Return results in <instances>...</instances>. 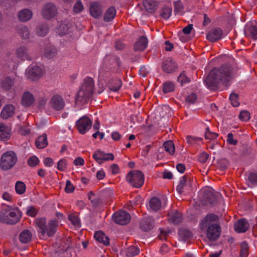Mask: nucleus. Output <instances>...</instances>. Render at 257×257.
<instances>
[{
  "label": "nucleus",
  "instance_id": "f257e3e1",
  "mask_svg": "<svg viewBox=\"0 0 257 257\" xmlns=\"http://www.w3.org/2000/svg\"><path fill=\"white\" fill-rule=\"evenodd\" d=\"M232 67L227 65L214 68L205 80L208 88L213 90H216L220 83L227 86L228 82L232 79Z\"/></svg>",
  "mask_w": 257,
  "mask_h": 257
},
{
  "label": "nucleus",
  "instance_id": "f03ea898",
  "mask_svg": "<svg viewBox=\"0 0 257 257\" xmlns=\"http://www.w3.org/2000/svg\"><path fill=\"white\" fill-rule=\"evenodd\" d=\"M22 217V212L18 208H4L0 211V222L8 224H15Z\"/></svg>",
  "mask_w": 257,
  "mask_h": 257
},
{
  "label": "nucleus",
  "instance_id": "7ed1b4c3",
  "mask_svg": "<svg viewBox=\"0 0 257 257\" xmlns=\"http://www.w3.org/2000/svg\"><path fill=\"white\" fill-rule=\"evenodd\" d=\"M94 86V82L92 78L87 77L85 79L81 88L77 93L76 102L85 103L92 96Z\"/></svg>",
  "mask_w": 257,
  "mask_h": 257
},
{
  "label": "nucleus",
  "instance_id": "20e7f679",
  "mask_svg": "<svg viewBox=\"0 0 257 257\" xmlns=\"http://www.w3.org/2000/svg\"><path fill=\"white\" fill-rule=\"evenodd\" d=\"M36 223L38 227L41 229V233L42 235L45 233L50 237L52 236L56 232V229L58 226V221L56 219L50 220L48 225H46V221L45 218H37Z\"/></svg>",
  "mask_w": 257,
  "mask_h": 257
},
{
  "label": "nucleus",
  "instance_id": "39448f33",
  "mask_svg": "<svg viewBox=\"0 0 257 257\" xmlns=\"http://www.w3.org/2000/svg\"><path fill=\"white\" fill-rule=\"evenodd\" d=\"M17 158L13 151H7L2 156L0 167L3 170H8L16 164Z\"/></svg>",
  "mask_w": 257,
  "mask_h": 257
},
{
  "label": "nucleus",
  "instance_id": "423d86ee",
  "mask_svg": "<svg viewBox=\"0 0 257 257\" xmlns=\"http://www.w3.org/2000/svg\"><path fill=\"white\" fill-rule=\"evenodd\" d=\"M126 179L133 187L140 188L144 183V174L140 170H132L127 174Z\"/></svg>",
  "mask_w": 257,
  "mask_h": 257
},
{
  "label": "nucleus",
  "instance_id": "0eeeda50",
  "mask_svg": "<svg viewBox=\"0 0 257 257\" xmlns=\"http://www.w3.org/2000/svg\"><path fill=\"white\" fill-rule=\"evenodd\" d=\"M57 14V9L53 3L45 4L41 11V15L46 20H50L54 18Z\"/></svg>",
  "mask_w": 257,
  "mask_h": 257
},
{
  "label": "nucleus",
  "instance_id": "6e6552de",
  "mask_svg": "<svg viewBox=\"0 0 257 257\" xmlns=\"http://www.w3.org/2000/svg\"><path fill=\"white\" fill-rule=\"evenodd\" d=\"M130 214L125 211H120L114 213L112 219L117 224L124 225L128 224L131 220Z\"/></svg>",
  "mask_w": 257,
  "mask_h": 257
},
{
  "label": "nucleus",
  "instance_id": "1a4fd4ad",
  "mask_svg": "<svg viewBox=\"0 0 257 257\" xmlns=\"http://www.w3.org/2000/svg\"><path fill=\"white\" fill-rule=\"evenodd\" d=\"M91 119L86 116L81 117L76 122V126L81 134H84L87 130L91 128Z\"/></svg>",
  "mask_w": 257,
  "mask_h": 257
},
{
  "label": "nucleus",
  "instance_id": "9d476101",
  "mask_svg": "<svg viewBox=\"0 0 257 257\" xmlns=\"http://www.w3.org/2000/svg\"><path fill=\"white\" fill-rule=\"evenodd\" d=\"M206 236L210 241L217 240L220 235L221 228L219 225L214 223L207 226Z\"/></svg>",
  "mask_w": 257,
  "mask_h": 257
},
{
  "label": "nucleus",
  "instance_id": "9b49d317",
  "mask_svg": "<svg viewBox=\"0 0 257 257\" xmlns=\"http://www.w3.org/2000/svg\"><path fill=\"white\" fill-rule=\"evenodd\" d=\"M51 107L56 110H62L65 106V102L62 97L59 95H54L50 101Z\"/></svg>",
  "mask_w": 257,
  "mask_h": 257
},
{
  "label": "nucleus",
  "instance_id": "f8f14e48",
  "mask_svg": "<svg viewBox=\"0 0 257 257\" xmlns=\"http://www.w3.org/2000/svg\"><path fill=\"white\" fill-rule=\"evenodd\" d=\"M89 11L91 15L95 19L99 18L102 14L101 5L96 2H93L90 4Z\"/></svg>",
  "mask_w": 257,
  "mask_h": 257
},
{
  "label": "nucleus",
  "instance_id": "ddd939ff",
  "mask_svg": "<svg viewBox=\"0 0 257 257\" xmlns=\"http://www.w3.org/2000/svg\"><path fill=\"white\" fill-rule=\"evenodd\" d=\"M249 228V223L245 218L239 219L234 224V230L238 233L245 232Z\"/></svg>",
  "mask_w": 257,
  "mask_h": 257
},
{
  "label": "nucleus",
  "instance_id": "4468645a",
  "mask_svg": "<svg viewBox=\"0 0 257 257\" xmlns=\"http://www.w3.org/2000/svg\"><path fill=\"white\" fill-rule=\"evenodd\" d=\"M202 205H207V202L210 204L214 205L217 202V197L210 191H206L204 192L203 196Z\"/></svg>",
  "mask_w": 257,
  "mask_h": 257
},
{
  "label": "nucleus",
  "instance_id": "2eb2a0df",
  "mask_svg": "<svg viewBox=\"0 0 257 257\" xmlns=\"http://www.w3.org/2000/svg\"><path fill=\"white\" fill-rule=\"evenodd\" d=\"M218 220V217L214 214H209L207 215L200 223V227L202 229L207 227L212 223Z\"/></svg>",
  "mask_w": 257,
  "mask_h": 257
},
{
  "label": "nucleus",
  "instance_id": "dca6fc26",
  "mask_svg": "<svg viewBox=\"0 0 257 257\" xmlns=\"http://www.w3.org/2000/svg\"><path fill=\"white\" fill-rule=\"evenodd\" d=\"M222 35L221 29L217 28L210 31L207 35V39L209 41L214 42L219 40Z\"/></svg>",
  "mask_w": 257,
  "mask_h": 257
},
{
  "label": "nucleus",
  "instance_id": "f3484780",
  "mask_svg": "<svg viewBox=\"0 0 257 257\" xmlns=\"http://www.w3.org/2000/svg\"><path fill=\"white\" fill-rule=\"evenodd\" d=\"M154 220L150 217L144 218L140 222V226L144 231H149L154 227Z\"/></svg>",
  "mask_w": 257,
  "mask_h": 257
},
{
  "label": "nucleus",
  "instance_id": "a211bd4d",
  "mask_svg": "<svg viewBox=\"0 0 257 257\" xmlns=\"http://www.w3.org/2000/svg\"><path fill=\"white\" fill-rule=\"evenodd\" d=\"M148 46V39L144 36L139 37V40L134 44V50L135 51H143Z\"/></svg>",
  "mask_w": 257,
  "mask_h": 257
},
{
  "label": "nucleus",
  "instance_id": "6ab92c4d",
  "mask_svg": "<svg viewBox=\"0 0 257 257\" xmlns=\"http://www.w3.org/2000/svg\"><path fill=\"white\" fill-rule=\"evenodd\" d=\"M34 95L30 92L24 93L22 98V104L25 107H29L35 102Z\"/></svg>",
  "mask_w": 257,
  "mask_h": 257
},
{
  "label": "nucleus",
  "instance_id": "aec40b11",
  "mask_svg": "<svg viewBox=\"0 0 257 257\" xmlns=\"http://www.w3.org/2000/svg\"><path fill=\"white\" fill-rule=\"evenodd\" d=\"M93 158L96 161H98L99 160H113L114 157L112 153L105 154L103 152L99 150L93 154Z\"/></svg>",
  "mask_w": 257,
  "mask_h": 257
},
{
  "label": "nucleus",
  "instance_id": "412c9836",
  "mask_svg": "<svg viewBox=\"0 0 257 257\" xmlns=\"http://www.w3.org/2000/svg\"><path fill=\"white\" fill-rule=\"evenodd\" d=\"M245 36L250 37L253 40L257 39V27L251 24L247 25L244 30Z\"/></svg>",
  "mask_w": 257,
  "mask_h": 257
},
{
  "label": "nucleus",
  "instance_id": "4be33fe9",
  "mask_svg": "<svg viewBox=\"0 0 257 257\" xmlns=\"http://www.w3.org/2000/svg\"><path fill=\"white\" fill-rule=\"evenodd\" d=\"M42 74L41 69L38 66H35L32 68L29 71V79L32 81L39 79Z\"/></svg>",
  "mask_w": 257,
  "mask_h": 257
},
{
  "label": "nucleus",
  "instance_id": "5701e85b",
  "mask_svg": "<svg viewBox=\"0 0 257 257\" xmlns=\"http://www.w3.org/2000/svg\"><path fill=\"white\" fill-rule=\"evenodd\" d=\"M32 12L28 9H25L20 11L18 15V19L22 22H26L31 19Z\"/></svg>",
  "mask_w": 257,
  "mask_h": 257
},
{
  "label": "nucleus",
  "instance_id": "b1692460",
  "mask_svg": "<svg viewBox=\"0 0 257 257\" xmlns=\"http://www.w3.org/2000/svg\"><path fill=\"white\" fill-rule=\"evenodd\" d=\"M94 237L99 242L103 243L105 245H109V238L102 231H97L94 235Z\"/></svg>",
  "mask_w": 257,
  "mask_h": 257
},
{
  "label": "nucleus",
  "instance_id": "393cba45",
  "mask_svg": "<svg viewBox=\"0 0 257 257\" xmlns=\"http://www.w3.org/2000/svg\"><path fill=\"white\" fill-rule=\"evenodd\" d=\"M14 110L15 107L12 105L5 106L1 112V117L4 119L12 117L14 114Z\"/></svg>",
  "mask_w": 257,
  "mask_h": 257
},
{
  "label": "nucleus",
  "instance_id": "a878e982",
  "mask_svg": "<svg viewBox=\"0 0 257 257\" xmlns=\"http://www.w3.org/2000/svg\"><path fill=\"white\" fill-rule=\"evenodd\" d=\"M72 27L71 24L66 23H61L57 28V33L60 35L67 34L72 31Z\"/></svg>",
  "mask_w": 257,
  "mask_h": 257
},
{
  "label": "nucleus",
  "instance_id": "bb28decb",
  "mask_svg": "<svg viewBox=\"0 0 257 257\" xmlns=\"http://www.w3.org/2000/svg\"><path fill=\"white\" fill-rule=\"evenodd\" d=\"M143 6L146 11L150 13H154L157 7L156 2L153 0H144Z\"/></svg>",
  "mask_w": 257,
  "mask_h": 257
},
{
  "label": "nucleus",
  "instance_id": "cd10ccee",
  "mask_svg": "<svg viewBox=\"0 0 257 257\" xmlns=\"http://www.w3.org/2000/svg\"><path fill=\"white\" fill-rule=\"evenodd\" d=\"M162 68L165 72L170 73L177 68V65L172 60H166L162 64Z\"/></svg>",
  "mask_w": 257,
  "mask_h": 257
},
{
  "label": "nucleus",
  "instance_id": "c85d7f7f",
  "mask_svg": "<svg viewBox=\"0 0 257 257\" xmlns=\"http://www.w3.org/2000/svg\"><path fill=\"white\" fill-rule=\"evenodd\" d=\"M17 55L22 60H31V57L28 52V49L25 47H21L18 48L17 50Z\"/></svg>",
  "mask_w": 257,
  "mask_h": 257
},
{
  "label": "nucleus",
  "instance_id": "c756f323",
  "mask_svg": "<svg viewBox=\"0 0 257 257\" xmlns=\"http://www.w3.org/2000/svg\"><path fill=\"white\" fill-rule=\"evenodd\" d=\"M121 85V81L118 79H111L108 83L109 90L114 92L117 91L120 89Z\"/></svg>",
  "mask_w": 257,
  "mask_h": 257
},
{
  "label": "nucleus",
  "instance_id": "7c9ffc66",
  "mask_svg": "<svg viewBox=\"0 0 257 257\" xmlns=\"http://www.w3.org/2000/svg\"><path fill=\"white\" fill-rule=\"evenodd\" d=\"M149 206L153 210L157 211L161 208V201L158 197H153L149 201Z\"/></svg>",
  "mask_w": 257,
  "mask_h": 257
},
{
  "label": "nucleus",
  "instance_id": "2f4dec72",
  "mask_svg": "<svg viewBox=\"0 0 257 257\" xmlns=\"http://www.w3.org/2000/svg\"><path fill=\"white\" fill-rule=\"evenodd\" d=\"M32 238V233L28 229H25L19 235L20 241L23 243H27L30 241Z\"/></svg>",
  "mask_w": 257,
  "mask_h": 257
},
{
  "label": "nucleus",
  "instance_id": "473e14b6",
  "mask_svg": "<svg viewBox=\"0 0 257 257\" xmlns=\"http://www.w3.org/2000/svg\"><path fill=\"white\" fill-rule=\"evenodd\" d=\"M35 144L39 149H43L45 148L48 145L47 135L43 134L42 136H39L36 140Z\"/></svg>",
  "mask_w": 257,
  "mask_h": 257
},
{
  "label": "nucleus",
  "instance_id": "72a5a7b5",
  "mask_svg": "<svg viewBox=\"0 0 257 257\" xmlns=\"http://www.w3.org/2000/svg\"><path fill=\"white\" fill-rule=\"evenodd\" d=\"M10 130L4 124H0V140L5 141L10 138Z\"/></svg>",
  "mask_w": 257,
  "mask_h": 257
},
{
  "label": "nucleus",
  "instance_id": "f704fd0d",
  "mask_svg": "<svg viewBox=\"0 0 257 257\" xmlns=\"http://www.w3.org/2000/svg\"><path fill=\"white\" fill-rule=\"evenodd\" d=\"M116 15V10L114 7L109 8L105 13L103 20L106 22L112 21Z\"/></svg>",
  "mask_w": 257,
  "mask_h": 257
},
{
  "label": "nucleus",
  "instance_id": "c9c22d12",
  "mask_svg": "<svg viewBox=\"0 0 257 257\" xmlns=\"http://www.w3.org/2000/svg\"><path fill=\"white\" fill-rule=\"evenodd\" d=\"M17 33L23 39H27L30 37V32L27 27L24 26H19L16 29Z\"/></svg>",
  "mask_w": 257,
  "mask_h": 257
},
{
  "label": "nucleus",
  "instance_id": "e433bc0d",
  "mask_svg": "<svg viewBox=\"0 0 257 257\" xmlns=\"http://www.w3.org/2000/svg\"><path fill=\"white\" fill-rule=\"evenodd\" d=\"M37 34L41 37H44L48 33V26L47 24H40L36 28Z\"/></svg>",
  "mask_w": 257,
  "mask_h": 257
},
{
  "label": "nucleus",
  "instance_id": "4c0bfd02",
  "mask_svg": "<svg viewBox=\"0 0 257 257\" xmlns=\"http://www.w3.org/2000/svg\"><path fill=\"white\" fill-rule=\"evenodd\" d=\"M182 213L175 211V212H173L171 218L169 219V220L174 224H178L182 222Z\"/></svg>",
  "mask_w": 257,
  "mask_h": 257
},
{
  "label": "nucleus",
  "instance_id": "58836bf2",
  "mask_svg": "<svg viewBox=\"0 0 257 257\" xmlns=\"http://www.w3.org/2000/svg\"><path fill=\"white\" fill-rule=\"evenodd\" d=\"M187 176L185 175L181 178L179 181V184L177 187V191L180 195L184 192V188L187 186Z\"/></svg>",
  "mask_w": 257,
  "mask_h": 257
},
{
  "label": "nucleus",
  "instance_id": "ea45409f",
  "mask_svg": "<svg viewBox=\"0 0 257 257\" xmlns=\"http://www.w3.org/2000/svg\"><path fill=\"white\" fill-rule=\"evenodd\" d=\"M139 252V248L135 246H131L125 250V255L127 257H133L138 254Z\"/></svg>",
  "mask_w": 257,
  "mask_h": 257
},
{
  "label": "nucleus",
  "instance_id": "a19ab883",
  "mask_svg": "<svg viewBox=\"0 0 257 257\" xmlns=\"http://www.w3.org/2000/svg\"><path fill=\"white\" fill-rule=\"evenodd\" d=\"M164 146L165 150L169 152L171 155H173L175 153V146L173 142L171 140L167 141L164 142Z\"/></svg>",
  "mask_w": 257,
  "mask_h": 257
},
{
  "label": "nucleus",
  "instance_id": "79ce46f5",
  "mask_svg": "<svg viewBox=\"0 0 257 257\" xmlns=\"http://www.w3.org/2000/svg\"><path fill=\"white\" fill-rule=\"evenodd\" d=\"M14 84V80L8 77L2 82V87L5 90H9L12 88Z\"/></svg>",
  "mask_w": 257,
  "mask_h": 257
},
{
  "label": "nucleus",
  "instance_id": "37998d69",
  "mask_svg": "<svg viewBox=\"0 0 257 257\" xmlns=\"http://www.w3.org/2000/svg\"><path fill=\"white\" fill-rule=\"evenodd\" d=\"M179 234L180 237L185 241L191 238L192 236V233L186 229H180L179 230Z\"/></svg>",
  "mask_w": 257,
  "mask_h": 257
},
{
  "label": "nucleus",
  "instance_id": "c03bdc74",
  "mask_svg": "<svg viewBox=\"0 0 257 257\" xmlns=\"http://www.w3.org/2000/svg\"><path fill=\"white\" fill-rule=\"evenodd\" d=\"M15 190L16 192L20 195L23 194L26 191V185L22 181H17L15 185Z\"/></svg>",
  "mask_w": 257,
  "mask_h": 257
},
{
  "label": "nucleus",
  "instance_id": "a18cd8bd",
  "mask_svg": "<svg viewBox=\"0 0 257 257\" xmlns=\"http://www.w3.org/2000/svg\"><path fill=\"white\" fill-rule=\"evenodd\" d=\"M175 88V85L171 81H167L164 83L163 87V91L164 93L173 91Z\"/></svg>",
  "mask_w": 257,
  "mask_h": 257
},
{
  "label": "nucleus",
  "instance_id": "49530a36",
  "mask_svg": "<svg viewBox=\"0 0 257 257\" xmlns=\"http://www.w3.org/2000/svg\"><path fill=\"white\" fill-rule=\"evenodd\" d=\"M57 49L54 47H48L46 49L44 55L46 58H51L57 54Z\"/></svg>",
  "mask_w": 257,
  "mask_h": 257
},
{
  "label": "nucleus",
  "instance_id": "de8ad7c7",
  "mask_svg": "<svg viewBox=\"0 0 257 257\" xmlns=\"http://www.w3.org/2000/svg\"><path fill=\"white\" fill-rule=\"evenodd\" d=\"M248 245L246 242L244 241L241 244L240 257H246L248 255Z\"/></svg>",
  "mask_w": 257,
  "mask_h": 257
},
{
  "label": "nucleus",
  "instance_id": "09e8293b",
  "mask_svg": "<svg viewBox=\"0 0 257 257\" xmlns=\"http://www.w3.org/2000/svg\"><path fill=\"white\" fill-rule=\"evenodd\" d=\"M172 13V9L169 7H166L162 9L160 16L165 19H168L171 14Z\"/></svg>",
  "mask_w": 257,
  "mask_h": 257
},
{
  "label": "nucleus",
  "instance_id": "8fccbe9b",
  "mask_svg": "<svg viewBox=\"0 0 257 257\" xmlns=\"http://www.w3.org/2000/svg\"><path fill=\"white\" fill-rule=\"evenodd\" d=\"M178 81L180 82L181 85H183L184 84L189 83L190 82V79L186 76L185 72L183 71L178 76Z\"/></svg>",
  "mask_w": 257,
  "mask_h": 257
},
{
  "label": "nucleus",
  "instance_id": "3c124183",
  "mask_svg": "<svg viewBox=\"0 0 257 257\" xmlns=\"http://www.w3.org/2000/svg\"><path fill=\"white\" fill-rule=\"evenodd\" d=\"M238 95L235 93H232L230 95V100L231 102V104L234 107H237L239 105L238 101Z\"/></svg>",
  "mask_w": 257,
  "mask_h": 257
},
{
  "label": "nucleus",
  "instance_id": "603ef678",
  "mask_svg": "<svg viewBox=\"0 0 257 257\" xmlns=\"http://www.w3.org/2000/svg\"><path fill=\"white\" fill-rule=\"evenodd\" d=\"M239 118L242 121H247L250 118V113L248 111L243 110H242L239 115Z\"/></svg>",
  "mask_w": 257,
  "mask_h": 257
},
{
  "label": "nucleus",
  "instance_id": "864d4df0",
  "mask_svg": "<svg viewBox=\"0 0 257 257\" xmlns=\"http://www.w3.org/2000/svg\"><path fill=\"white\" fill-rule=\"evenodd\" d=\"M83 10V6L80 0L77 1L73 6V11L75 13H79Z\"/></svg>",
  "mask_w": 257,
  "mask_h": 257
},
{
  "label": "nucleus",
  "instance_id": "5fc2aeb1",
  "mask_svg": "<svg viewBox=\"0 0 257 257\" xmlns=\"http://www.w3.org/2000/svg\"><path fill=\"white\" fill-rule=\"evenodd\" d=\"M174 13L175 14H178L182 11L183 10V6L181 2L179 1L175 2L174 3Z\"/></svg>",
  "mask_w": 257,
  "mask_h": 257
},
{
  "label": "nucleus",
  "instance_id": "6e6d98bb",
  "mask_svg": "<svg viewBox=\"0 0 257 257\" xmlns=\"http://www.w3.org/2000/svg\"><path fill=\"white\" fill-rule=\"evenodd\" d=\"M197 99V95L194 93H192L186 97V101L189 104L195 103Z\"/></svg>",
  "mask_w": 257,
  "mask_h": 257
},
{
  "label": "nucleus",
  "instance_id": "4d7b16f0",
  "mask_svg": "<svg viewBox=\"0 0 257 257\" xmlns=\"http://www.w3.org/2000/svg\"><path fill=\"white\" fill-rule=\"evenodd\" d=\"M39 163L38 158L35 156H32L28 160V164L31 167H35Z\"/></svg>",
  "mask_w": 257,
  "mask_h": 257
},
{
  "label": "nucleus",
  "instance_id": "13d9d810",
  "mask_svg": "<svg viewBox=\"0 0 257 257\" xmlns=\"http://www.w3.org/2000/svg\"><path fill=\"white\" fill-rule=\"evenodd\" d=\"M229 164L228 161L226 159H221L218 162V165L220 169L222 170H225Z\"/></svg>",
  "mask_w": 257,
  "mask_h": 257
},
{
  "label": "nucleus",
  "instance_id": "bf43d9fd",
  "mask_svg": "<svg viewBox=\"0 0 257 257\" xmlns=\"http://www.w3.org/2000/svg\"><path fill=\"white\" fill-rule=\"evenodd\" d=\"M68 218L73 225L80 226V219L77 216L70 215L68 217Z\"/></svg>",
  "mask_w": 257,
  "mask_h": 257
},
{
  "label": "nucleus",
  "instance_id": "052dcab7",
  "mask_svg": "<svg viewBox=\"0 0 257 257\" xmlns=\"http://www.w3.org/2000/svg\"><path fill=\"white\" fill-rule=\"evenodd\" d=\"M47 101V99L44 97H40L38 99V108L39 109L44 108L45 104Z\"/></svg>",
  "mask_w": 257,
  "mask_h": 257
},
{
  "label": "nucleus",
  "instance_id": "680f3d73",
  "mask_svg": "<svg viewBox=\"0 0 257 257\" xmlns=\"http://www.w3.org/2000/svg\"><path fill=\"white\" fill-rule=\"evenodd\" d=\"M75 189V187L71 184L69 180H67L66 184L65 191L67 193H72Z\"/></svg>",
  "mask_w": 257,
  "mask_h": 257
},
{
  "label": "nucleus",
  "instance_id": "e2e57ef3",
  "mask_svg": "<svg viewBox=\"0 0 257 257\" xmlns=\"http://www.w3.org/2000/svg\"><path fill=\"white\" fill-rule=\"evenodd\" d=\"M67 162L65 159H61L57 164V168L60 171H64L66 168Z\"/></svg>",
  "mask_w": 257,
  "mask_h": 257
},
{
  "label": "nucleus",
  "instance_id": "0e129e2a",
  "mask_svg": "<svg viewBox=\"0 0 257 257\" xmlns=\"http://www.w3.org/2000/svg\"><path fill=\"white\" fill-rule=\"evenodd\" d=\"M38 212V210L34 206H30L27 211V214L31 216H35Z\"/></svg>",
  "mask_w": 257,
  "mask_h": 257
},
{
  "label": "nucleus",
  "instance_id": "69168bd1",
  "mask_svg": "<svg viewBox=\"0 0 257 257\" xmlns=\"http://www.w3.org/2000/svg\"><path fill=\"white\" fill-rule=\"evenodd\" d=\"M233 136L232 133H229L227 135V142L230 145H236L237 143V140L233 139Z\"/></svg>",
  "mask_w": 257,
  "mask_h": 257
},
{
  "label": "nucleus",
  "instance_id": "338daca9",
  "mask_svg": "<svg viewBox=\"0 0 257 257\" xmlns=\"http://www.w3.org/2000/svg\"><path fill=\"white\" fill-rule=\"evenodd\" d=\"M209 155L205 152H202L199 156V161L202 163H204L208 159Z\"/></svg>",
  "mask_w": 257,
  "mask_h": 257
},
{
  "label": "nucleus",
  "instance_id": "774afa93",
  "mask_svg": "<svg viewBox=\"0 0 257 257\" xmlns=\"http://www.w3.org/2000/svg\"><path fill=\"white\" fill-rule=\"evenodd\" d=\"M248 180L251 183H257V174L251 173L248 176Z\"/></svg>",
  "mask_w": 257,
  "mask_h": 257
}]
</instances>
